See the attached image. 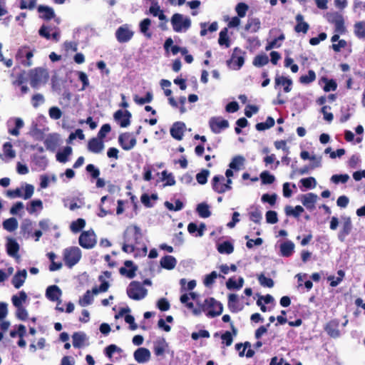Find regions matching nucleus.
<instances>
[{
	"label": "nucleus",
	"mask_w": 365,
	"mask_h": 365,
	"mask_svg": "<svg viewBox=\"0 0 365 365\" xmlns=\"http://www.w3.org/2000/svg\"><path fill=\"white\" fill-rule=\"evenodd\" d=\"M296 21L297 24L294 27V31L297 33L302 32L306 34L309 29V25L304 21V16L300 14H297L296 16Z\"/></svg>",
	"instance_id": "obj_31"
},
{
	"label": "nucleus",
	"mask_w": 365,
	"mask_h": 365,
	"mask_svg": "<svg viewBox=\"0 0 365 365\" xmlns=\"http://www.w3.org/2000/svg\"><path fill=\"white\" fill-rule=\"evenodd\" d=\"M215 302L212 306H207L206 315L209 317H215L222 314L223 310L222 304L215 299Z\"/></svg>",
	"instance_id": "obj_29"
},
{
	"label": "nucleus",
	"mask_w": 365,
	"mask_h": 365,
	"mask_svg": "<svg viewBox=\"0 0 365 365\" xmlns=\"http://www.w3.org/2000/svg\"><path fill=\"white\" fill-rule=\"evenodd\" d=\"M249 215L250 220L257 224H259L262 219V212L257 207H255L252 211H250Z\"/></svg>",
	"instance_id": "obj_49"
},
{
	"label": "nucleus",
	"mask_w": 365,
	"mask_h": 365,
	"mask_svg": "<svg viewBox=\"0 0 365 365\" xmlns=\"http://www.w3.org/2000/svg\"><path fill=\"white\" fill-rule=\"evenodd\" d=\"M322 156H317L315 155H313L310 158V165L309 166V168L311 170L320 168L322 166Z\"/></svg>",
	"instance_id": "obj_57"
},
{
	"label": "nucleus",
	"mask_w": 365,
	"mask_h": 365,
	"mask_svg": "<svg viewBox=\"0 0 365 365\" xmlns=\"http://www.w3.org/2000/svg\"><path fill=\"white\" fill-rule=\"evenodd\" d=\"M19 245L16 240L11 237H8L6 240V249L9 256L16 259H19Z\"/></svg>",
	"instance_id": "obj_16"
},
{
	"label": "nucleus",
	"mask_w": 365,
	"mask_h": 365,
	"mask_svg": "<svg viewBox=\"0 0 365 365\" xmlns=\"http://www.w3.org/2000/svg\"><path fill=\"white\" fill-rule=\"evenodd\" d=\"M27 277L26 269L18 271L12 278V284L16 289H19L24 283Z\"/></svg>",
	"instance_id": "obj_25"
},
{
	"label": "nucleus",
	"mask_w": 365,
	"mask_h": 365,
	"mask_svg": "<svg viewBox=\"0 0 365 365\" xmlns=\"http://www.w3.org/2000/svg\"><path fill=\"white\" fill-rule=\"evenodd\" d=\"M43 208L42 201L41 200H35L30 202V205L26 209L30 214H33L37 210H42Z\"/></svg>",
	"instance_id": "obj_45"
},
{
	"label": "nucleus",
	"mask_w": 365,
	"mask_h": 365,
	"mask_svg": "<svg viewBox=\"0 0 365 365\" xmlns=\"http://www.w3.org/2000/svg\"><path fill=\"white\" fill-rule=\"evenodd\" d=\"M3 150L4 155L9 158H14L16 157V152L13 149L12 144L10 142H6L3 145Z\"/></svg>",
	"instance_id": "obj_50"
},
{
	"label": "nucleus",
	"mask_w": 365,
	"mask_h": 365,
	"mask_svg": "<svg viewBox=\"0 0 365 365\" xmlns=\"http://www.w3.org/2000/svg\"><path fill=\"white\" fill-rule=\"evenodd\" d=\"M261 22L259 19L257 18H252L249 19L247 21V24L245 25V30L255 33L258 31L260 29Z\"/></svg>",
	"instance_id": "obj_33"
},
{
	"label": "nucleus",
	"mask_w": 365,
	"mask_h": 365,
	"mask_svg": "<svg viewBox=\"0 0 365 365\" xmlns=\"http://www.w3.org/2000/svg\"><path fill=\"white\" fill-rule=\"evenodd\" d=\"M300 182L302 184L304 187L308 189L314 188L317 185V181L315 178L313 177L302 178L300 180Z\"/></svg>",
	"instance_id": "obj_61"
},
{
	"label": "nucleus",
	"mask_w": 365,
	"mask_h": 365,
	"mask_svg": "<svg viewBox=\"0 0 365 365\" xmlns=\"http://www.w3.org/2000/svg\"><path fill=\"white\" fill-rule=\"evenodd\" d=\"M18 221L15 217H10L3 222V227L8 232H14L18 228Z\"/></svg>",
	"instance_id": "obj_40"
},
{
	"label": "nucleus",
	"mask_w": 365,
	"mask_h": 365,
	"mask_svg": "<svg viewBox=\"0 0 365 365\" xmlns=\"http://www.w3.org/2000/svg\"><path fill=\"white\" fill-rule=\"evenodd\" d=\"M245 52L236 47L233 49L231 58L227 61L228 66L233 70H240L245 63Z\"/></svg>",
	"instance_id": "obj_6"
},
{
	"label": "nucleus",
	"mask_w": 365,
	"mask_h": 365,
	"mask_svg": "<svg viewBox=\"0 0 365 365\" xmlns=\"http://www.w3.org/2000/svg\"><path fill=\"white\" fill-rule=\"evenodd\" d=\"M86 225V221L82 218H78V220L71 222L70 225L71 230L74 232H78L81 229H83Z\"/></svg>",
	"instance_id": "obj_47"
},
{
	"label": "nucleus",
	"mask_w": 365,
	"mask_h": 365,
	"mask_svg": "<svg viewBox=\"0 0 365 365\" xmlns=\"http://www.w3.org/2000/svg\"><path fill=\"white\" fill-rule=\"evenodd\" d=\"M284 211H285L286 215L288 216H293L294 217H298L304 211V210L300 205H297L294 207L287 205L285 207Z\"/></svg>",
	"instance_id": "obj_39"
},
{
	"label": "nucleus",
	"mask_w": 365,
	"mask_h": 365,
	"mask_svg": "<svg viewBox=\"0 0 365 365\" xmlns=\"http://www.w3.org/2000/svg\"><path fill=\"white\" fill-rule=\"evenodd\" d=\"M104 149L103 140L97 138H91L88 143V150L93 153H100Z\"/></svg>",
	"instance_id": "obj_20"
},
{
	"label": "nucleus",
	"mask_w": 365,
	"mask_h": 365,
	"mask_svg": "<svg viewBox=\"0 0 365 365\" xmlns=\"http://www.w3.org/2000/svg\"><path fill=\"white\" fill-rule=\"evenodd\" d=\"M28 77L31 86L38 89L46 78V70L42 68L31 69L28 73Z\"/></svg>",
	"instance_id": "obj_5"
},
{
	"label": "nucleus",
	"mask_w": 365,
	"mask_h": 365,
	"mask_svg": "<svg viewBox=\"0 0 365 365\" xmlns=\"http://www.w3.org/2000/svg\"><path fill=\"white\" fill-rule=\"evenodd\" d=\"M212 187L217 193H224L227 191V187L225 185V178L222 175H215L213 177L212 181Z\"/></svg>",
	"instance_id": "obj_15"
},
{
	"label": "nucleus",
	"mask_w": 365,
	"mask_h": 365,
	"mask_svg": "<svg viewBox=\"0 0 365 365\" xmlns=\"http://www.w3.org/2000/svg\"><path fill=\"white\" fill-rule=\"evenodd\" d=\"M248 10V6L242 2H240L237 4L235 7V11L237 13L238 17L243 18L245 16L246 13Z\"/></svg>",
	"instance_id": "obj_60"
},
{
	"label": "nucleus",
	"mask_w": 365,
	"mask_h": 365,
	"mask_svg": "<svg viewBox=\"0 0 365 365\" xmlns=\"http://www.w3.org/2000/svg\"><path fill=\"white\" fill-rule=\"evenodd\" d=\"M274 125V120L272 117H268L264 123H259L256 125L258 130H264L272 128Z\"/></svg>",
	"instance_id": "obj_51"
},
{
	"label": "nucleus",
	"mask_w": 365,
	"mask_h": 365,
	"mask_svg": "<svg viewBox=\"0 0 365 365\" xmlns=\"http://www.w3.org/2000/svg\"><path fill=\"white\" fill-rule=\"evenodd\" d=\"M349 179V175L348 174L334 175L331 178V181L335 184H338L339 182L346 183Z\"/></svg>",
	"instance_id": "obj_62"
},
{
	"label": "nucleus",
	"mask_w": 365,
	"mask_h": 365,
	"mask_svg": "<svg viewBox=\"0 0 365 365\" xmlns=\"http://www.w3.org/2000/svg\"><path fill=\"white\" fill-rule=\"evenodd\" d=\"M152 100H153V94L150 92H148L146 93L145 97H144V98L139 97L138 96H134V101L139 105H143L145 103H150V102H151Z\"/></svg>",
	"instance_id": "obj_56"
},
{
	"label": "nucleus",
	"mask_w": 365,
	"mask_h": 365,
	"mask_svg": "<svg viewBox=\"0 0 365 365\" xmlns=\"http://www.w3.org/2000/svg\"><path fill=\"white\" fill-rule=\"evenodd\" d=\"M217 250L220 254L230 255L233 252L234 246L230 242L225 241L217 245Z\"/></svg>",
	"instance_id": "obj_36"
},
{
	"label": "nucleus",
	"mask_w": 365,
	"mask_h": 365,
	"mask_svg": "<svg viewBox=\"0 0 365 365\" xmlns=\"http://www.w3.org/2000/svg\"><path fill=\"white\" fill-rule=\"evenodd\" d=\"M131 114L128 110H118L114 113V119L122 128H126L130 125Z\"/></svg>",
	"instance_id": "obj_13"
},
{
	"label": "nucleus",
	"mask_w": 365,
	"mask_h": 365,
	"mask_svg": "<svg viewBox=\"0 0 365 365\" xmlns=\"http://www.w3.org/2000/svg\"><path fill=\"white\" fill-rule=\"evenodd\" d=\"M174 31L177 33L186 32L191 26V19L182 14H174L170 19Z\"/></svg>",
	"instance_id": "obj_2"
},
{
	"label": "nucleus",
	"mask_w": 365,
	"mask_h": 365,
	"mask_svg": "<svg viewBox=\"0 0 365 365\" xmlns=\"http://www.w3.org/2000/svg\"><path fill=\"white\" fill-rule=\"evenodd\" d=\"M41 120H43V116L39 117L37 119V123H34L32 126V134L36 138H42L43 135L44 128H39L38 124Z\"/></svg>",
	"instance_id": "obj_48"
},
{
	"label": "nucleus",
	"mask_w": 365,
	"mask_h": 365,
	"mask_svg": "<svg viewBox=\"0 0 365 365\" xmlns=\"http://www.w3.org/2000/svg\"><path fill=\"white\" fill-rule=\"evenodd\" d=\"M228 30L227 28L223 29L219 34L218 43L220 46H225L226 48L230 47V41L227 36Z\"/></svg>",
	"instance_id": "obj_41"
},
{
	"label": "nucleus",
	"mask_w": 365,
	"mask_h": 365,
	"mask_svg": "<svg viewBox=\"0 0 365 365\" xmlns=\"http://www.w3.org/2000/svg\"><path fill=\"white\" fill-rule=\"evenodd\" d=\"M29 80L28 73L23 71L18 74L16 79L13 82L15 86H22Z\"/></svg>",
	"instance_id": "obj_64"
},
{
	"label": "nucleus",
	"mask_w": 365,
	"mask_h": 365,
	"mask_svg": "<svg viewBox=\"0 0 365 365\" xmlns=\"http://www.w3.org/2000/svg\"><path fill=\"white\" fill-rule=\"evenodd\" d=\"M354 33L359 38H365V21H359L354 25Z\"/></svg>",
	"instance_id": "obj_46"
},
{
	"label": "nucleus",
	"mask_w": 365,
	"mask_h": 365,
	"mask_svg": "<svg viewBox=\"0 0 365 365\" xmlns=\"http://www.w3.org/2000/svg\"><path fill=\"white\" fill-rule=\"evenodd\" d=\"M150 25L151 21L148 18L144 19L139 24L140 31L148 38H150L152 36V33L149 31Z\"/></svg>",
	"instance_id": "obj_35"
},
{
	"label": "nucleus",
	"mask_w": 365,
	"mask_h": 365,
	"mask_svg": "<svg viewBox=\"0 0 365 365\" xmlns=\"http://www.w3.org/2000/svg\"><path fill=\"white\" fill-rule=\"evenodd\" d=\"M278 33H280L278 37L268 41L265 47L266 51H269L272 48H279L281 46L282 42L284 40L285 38L284 34L280 32V31L277 29H272L269 31L270 35L277 34Z\"/></svg>",
	"instance_id": "obj_14"
},
{
	"label": "nucleus",
	"mask_w": 365,
	"mask_h": 365,
	"mask_svg": "<svg viewBox=\"0 0 365 365\" xmlns=\"http://www.w3.org/2000/svg\"><path fill=\"white\" fill-rule=\"evenodd\" d=\"M93 294L92 291L88 290L85 294L79 299L78 304L81 307H86L92 304L93 301Z\"/></svg>",
	"instance_id": "obj_42"
},
{
	"label": "nucleus",
	"mask_w": 365,
	"mask_h": 365,
	"mask_svg": "<svg viewBox=\"0 0 365 365\" xmlns=\"http://www.w3.org/2000/svg\"><path fill=\"white\" fill-rule=\"evenodd\" d=\"M147 289L143 285L135 281L130 282L127 288L128 297L134 300L143 299L147 295Z\"/></svg>",
	"instance_id": "obj_4"
},
{
	"label": "nucleus",
	"mask_w": 365,
	"mask_h": 365,
	"mask_svg": "<svg viewBox=\"0 0 365 365\" xmlns=\"http://www.w3.org/2000/svg\"><path fill=\"white\" fill-rule=\"evenodd\" d=\"M27 299V294L24 291H21L19 295H14L11 298L12 303L14 307H22V303Z\"/></svg>",
	"instance_id": "obj_43"
},
{
	"label": "nucleus",
	"mask_w": 365,
	"mask_h": 365,
	"mask_svg": "<svg viewBox=\"0 0 365 365\" xmlns=\"http://www.w3.org/2000/svg\"><path fill=\"white\" fill-rule=\"evenodd\" d=\"M260 178L263 184H272L275 180L274 176L267 171L261 173Z\"/></svg>",
	"instance_id": "obj_63"
},
{
	"label": "nucleus",
	"mask_w": 365,
	"mask_h": 365,
	"mask_svg": "<svg viewBox=\"0 0 365 365\" xmlns=\"http://www.w3.org/2000/svg\"><path fill=\"white\" fill-rule=\"evenodd\" d=\"M316 78V74L314 71L310 70L307 75L302 76L299 78V81L304 84H308L313 82Z\"/></svg>",
	"instance_id": "obj_54"
},
{
	"label": "nucleus",
	"mask_w": 365,
	"mask_h": 365,
	"mask_svg": "<svg viewBox=\"0 0 365 365\" xmlns=\"http://www.w3.org/2000/svg\"><path fill=\"white\" fill-rule=\"evenodd\" d=\"M275 88L278 86L284 87V91L286 93H289L292 90V81L284 76H277L274 79Z\"/></svg>",
	"instance_id": "obj_28"
},
{
	"label": "nucleus",
	"mask_w": 365,
	"mask_h": 365,
	"mask_svg": "<svg viewBox=\"0 0 365 365\" xmlns=\"http://www.w3.org/2000/svg\"><path fill=\"white\" fill-rule=\"evenodd\" d=\"M185 128V123L182 122L175 123L170 128V134L175 139L180 140L182 138Z\"/></svg>",
	"instance_id": "obj_24"
},
{
	"label": "nucleus",
	"mask_w": 365,
	"mask_h": 365,
	"mask_svg": "<svg viewBox=\"0 0 365 365\" xmlns=\"http://www.w3.org/2000/svg\"><path fill=\"white\" fill-rule=\"evenodd\" d=\"M168 344L165 339H158L154 342V352L156 356H163L168 350Z\"/></svg>",
	"instance_id": "obj_30"
},
{
	"label": "nucleus",
	"mask_w": 365,
	"mask_h": 365,
	"mask_svg": "<svg viewBox=\"0 0 365 365\" xmlns=\"http://www.w3.org/2000/svg\"><path fill=\"white\" fill-rule=\"evenodd\" d=\"M175 258L171 255H167L160 259V265L166 269H173L176 265Z\"/></svg>",
	"instance_id": "obj_34"
},
{
	"label": "nucleus",
	"mask_w": 365,
	"mask_h": 365,
	"mask_svg": "<svg viewBox=\"0 0 365 365\" xmlns=\"http://www.w3.org/2000/svg\"><path fill=\"white\" fill-rule=\"evenodd\" d=\"M118 143L125 150H130L136 145V139L129 133H125L119 135Z\"/></svg>",
	"instance_id": "obj_11"
},
{
	"label": "nucleus",
	"mask_w": 365,
	"mask_h": 365,
	"mask_svg": "<svg viewBox=\"0 0 365 365\" xmlns=\"http://www.w3.org/2000/svg\"><path fill=\"white\" fill-rule=\"evenodd\" d=\"M322 81L325 82V85L324 86V91L329 92L331 91H335L336 89L337 85L335 81L332 79L329 80L326 78H322Z\"/></svg>",
	"instance_id": "obj_58"
},
{
	"label": "nucleus",
	"mask_w": 365,
	"mask_h": 365,
	"mask_svg": "<svg viewBox=\"0 0 365 365\" xmlns=\"http://www.w3.org/2000/svg\"><path fill=\"white\" fill-rule=\"evenodd\" d=\"M209 125L213 133H220L222 130L228 128L229 123L221 117H213L210 119Z\"/></svg>",
	"instance_id": "obj_10"
},
{
	"label": "nucleus",
	"mask_w": 365,
	"mask_h": 365,
	"mask_svg": "<svg viewBox=\"0 0 365 365\" xmlns=\"http://www.w3.org/2000/svg\"><path fill=\"white\" fill-rule=\"evenodd\" d=\"M294 248L295 245L292 241H284L279 245V255L284 257H289L293 254Z\"/></svg>",
	"instance_id": "obj_21"
},
{
	"label": "nucleus",
	"mask_w": 365,
	"mask_h": 365,
	"mask_svg": "<svg viewBox=\"0 0 365 365\" xmlns=\"http://www.w3.org/2000/svg\"><path fill=\"white\" fill-rule=\"evenodd\" d=\"M165 206L169 210H173V211H179L182 209L183 207V203L179 200H177L175 202V204L171 203L168 201H166L165 202Z\"/></svg>",
	"instance_id": "obj_55"
},
{
	"label": "nucleus",
	"mask_w": 365,
	"mask_h": 365,
	"mask_svg": "<svg viewBox=\"0 0 365 365\" xmlns=\"http://www.w3.org/2000/svg\"><path fill=\"white\" fill-rule=\"evenodd\" d=\"M228 307L231 312H235L239 310L238 298L235 294H230L228 297Z\"/></svg>",
	"instance_id": "obj_44"
},
{
	"label": "nucleus",
	"mask_w": 365,
	"mask_h": 365,
	"mask_svg": "<svg viewBox=\"0 0 365 365\" xmlns=\"http://www.w3.org/2000/svg\"><path fill=\"white\" fill-rule=\"evenodd\" d=\"M210 175L208 170H202L196 175V180L200 185H205L207 182V178Z\"/></svg>",
	"instance_id": "obj_52"
},
{
	"label": "nucleus",
	"mask_w": 365,
	"mask_h": 365,
	"mask_svg": "<svg viewBox=\"0 0 365 365\" xmlns=\"http://www.w3.org/2000/svg\"><path fill=\"white\" fill-rule=\"evenodd\" d=\"M163 180L165 181V185H174L175 180L172 173H168L166 170L162 172Z\"/></svg>",
	"instance_id": "obj_59"
},
{
	"label": "nucleus",
	"mask_w": 365,
	"mask_h": 365,
	"mask_svg": "<svg viewBox=\"0 0 365 365\" xmlns=\"http://www.w3.org/2000/svg\"><path fill=\"white\" fill-rule=\"evenodd\" d=\"M115 38L119 43L128 42L133 36L134 32L130 29V26L123 24L118 27L115 31Z\"/></svg>",
	"instance_id": "obj_8"
},
{
	"label": "nucleus",
	"mask_w": 365,
	"mask_h": 365,
	"mask_svg": "<svg viewBox=\"0 0 365 365\" xmlns=\"http://www.w3.org/2000/svg\"><path fill=\"white\" fill-rule=\"evenodd\" d=\"M196 211L202 218H207L211 215L210 206L205 202L198 204L196 207Z\"/></svg>",
	"instance_id": "obj_38"
},
{
	"label": "nucleus",
	"mask_w": 365,
	"mask_h": 365,
	"mask_svg": "<svg viewBox=\"0 0 365 365\" xmlns=\"http://www.w3.org/2000/svg\"><path fill=\"white\" fill-rule=\"evenodd\" d=\"M79 245L85 249L93 248L96 242V235L93 230H87L83 232L78 239Z\"/></svg>",
	"instance_id": "obj_7"
},
{
	"label": "nucleus",
	"mask_w": 365,
	"mask_h": 365,
	"mask_svg": "<svg viewBox=\"0 0 365 365\" xmlns=\"http://www.w3.org/2000/svg\"><path fill=\"white\" fill-rule=\"evenodd\" d=\"M72 153V148L69 146L65 147L62 150L58 151L56 154V160L62 163L68 161V158Z\"/></svg>",
	"instance_id": "obj_37"
},
{
	"label": "nucleus",
	"mask_w": 365,
	"mask_h": 365,
	"mask_svg": "<svg viewBox=\"0 0 365 365\" xmlns=\"http://www.w3.org/2000/svg\"><path fill=\"white\" fill-rule=\"evenodd\" d=\"M136 268L133 266L131 261H125V267L120 269V274L125 275L127 277L131 279L135 277Z\"/></svg>",
	"instance_id": "obj_32"
},
{
	"label": "nucleus",
	"mask_w": 365,
	"mask_h": 365,
	"mask_svg": "<svg viewBox=\"0 0 365 365\" xmlns=\"http://www.w3.org/2000/svg\"><path fill=\"white\" fill-rule=\"evenodd\" d=\"M61 294L62 292L58 286L52 285L47 287V298L51 301L58 302L56 309L62 312L64 311V309L63 307H60V304L61 303V300L60 299Z\"/></svg>",
	"instance_id": "obj_9"
},
{
	"label": "nucleus",
	"mask_w": 365,
	"mask_h": 365,
	"mask_svg": "<svg viewBox=\"0 0 365 365\" xmlns=\"http://www.w3.org/2000/svg\"><path fill=\"white\" fill-rule=\"evenodd\" d=\"M352 230V222L349 217H341V229L338 233V239L344 242Z\"/></svg>",
	"instance_id": "obj_12"
},
{
	"label": "nucleus",
	"mask_w": 365,
	"mask_h": 365,
	"mask_svg": "<svg viewBox=\"0 0 365 365\" xmlns=\"http://www.w3.org/2000/svg\"><path fill=\"white\" fill-rule=\"evenodd\" d=\"M143 233L139 227L136 225L128 226L124 232V242L122 250L126 253H133L134 257H145L148 252V247L143 245L142 248L138 245L141 243Z\"/></svg>",
	"instance_id": "obj_1"
},
{
	"label": "nucleus",
	"mask_w": 365,
	"mask_h": 365,
	"mask_svg": "<svg viewBox=\"0 0 365 365\" xmlns=\"http://www.w3.org/2000/svg\"><path fill=\"white\" fill-rule=\"evenodd\" d=\"M133 356L137 362L144 364L150 359L151 353L148 349L141 347L135 351Z\"/></svg>",
	"instance_id": "obj_19"
},
{
	"label": "nucleus",
	"mask_w": 365,
	"mask_h": 365,
	"mask_svg": "<svg viewBox=\"0 0 365 365\" xmlns=\"http://www.w3.org/2000/svg\"><path fill=\"white\" fill-rule=\"evenodd\" d=\"M29 47L24 46L19 49L16 57V58H21L26 57V60L21 61L22 64L26 66H30L31 65V58L33 57V52L29 51Z\"/></svg>",
	"instance_id": "obj_23"
},
{
	"label": "nucleus",
	"mask_w": 365,
	"mask_h": 365,
	"mask_svg": "<svg viewBox=\"0 0 365 365\" xmlns=\"http://www.w3.org/2000/svg\"><path fill=\"white\" fill-rule=\"evenodd\" d=\"M215 302V299L212 297H209L205 299L203 302L201 300H197L196 305L197 307L193 309V314L195 316H200L202 312H206L207 310V306H212Z\"/></svg>",
	"instance_id": "obj_18"
},
{
	"label": "nucleus",
	"mask_w": 365,
	"mask_h": 365,
	"mask_svg": "<svg viewBox=\"0 0 365 365\" xmlns=\"http://www.w3.org/2000/svg\"><path fill=\"white\" fill-rule=\"evenodd\" d=\"M245 163V158L242 155H236L232 158L231 162L229 164V169L233 172L239 171L244 168Z\"/></svg>",
	"instance_id": "obj_26"
},
{
	"label": "nucleus",
	"mask_w": 365,
	"mask_h": 365,
	"mask_svg": "<svg viewBox=\"0 0 365 365\" xmlns=\"http://www.w3.org/2000/svg\"><path fill=\"white\" fill-rule=\"evenodd\" d=\"M269 62L268 56L265 54L257 56L253 61V64L255 66L261 67L266 65Z\"/></svg>",
	"instance_id": "obj_53"
},
{
	"label": "nucleus",
	"mask_w": 365,
	"mask_h": 365,
	"mask_svg": "<svg viewBox=\"0 0 365 365\" xmlns=\"http://www.w3.org/2000/svg\"><path fill=\"white\" fill-rule=\"evenodd\" d=\"M339 324V321L334 319L326 325L325 330L330 336L337 338L340 336V331L338 329Z\"/></svg>",
	"instance_id": "obj_27"
},
{
	"label": "nucleus",
	"mask_w": 365,
	"mask_h": 365,
	"mask_svg": "<svg viewBox=\"0 0 365 365\" xmlns=\"http://www.w3.org/2000/svg\"><path fill=\"white\" fill-rule=\"evenodd\" d=\"M73 346L75 348H81L88 345V337L83 332H76L72 336Z\"/></svg>",
	"instance_id": "obj_22"
},
{
	"label": "nucleus",
	"mask_w": 365,
	"mask_h": 365,
	"mask_svg": "<svg viewBox=\"0 0 365 365\" xmlns=\"http://www.w3.org/2000/svg\"><path fill=\"white\" fill-rule=\"evenodd\" d=\"M81 258V250L78 247H70L63 251V259L68 267L76 264Z\"/></svg>",
	"instance_id": "obj_3"
},
{
	"label": "nucleus",
	"mask_w": 365,
	"mask_h": 365,
	"mask_svg": "<svg viewBox=\"0 0 365 365\" xmlns=\"http://www.w3.org/2000/svg\"><path fill=\"white\" fill-rule=\"evenodd\" d=\"M301 202L308 210H312L315 208V204L318 200V196L312 192L302 195L299 197Z\"/></svg>",
	"instance_id": "obj_17"
}]
</instances>
